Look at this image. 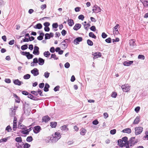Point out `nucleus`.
<instances>
[{
  "mask_svg": "<svg viewBox=\"0 0 148 148\" xmlns=\"http://www.w3.org/2000/svg\"><path fill=\"white\" fill-rule=\"evenodd\" d=\"M90 24L88 23L86 24H84V29L86 30H88V27L90 26Z\"/></svg>",
  "mask_w": 148,
  "mask_h": 148,
  "instance_id": "58836bf2",
  "label": "nucleus"
},
{
  "mask_svg": "<svg viewBox=\"0 0 148 148\" xmlns=\"http://www.w3.org/2000/svg\"><path fill=\"white\" fill-rule=\"evenodd\" d=\"M30 77V75L29 74H27L23 76V78L25 79H28Z\"/></svg>",
  "mask_w": 148,
  "mask_h": 148,
  "instance_id": "37998d69",
  "label": "nucleus"
},
{
  "mask_svg": "<svg viewBox=\"0 0 148 148\" xmlns=\"http://www.w3.org/2000/svg\"><path fill=\"white\" fill-rule=\"evenodd\" d=\"M84 18V17L83 15H80L78 17V18L79 19H80L82 20H83Z\"/></svg>",
  "mask_w": 148,
  "mask_h": 148,
  "instance_id": "5fc2aeb1",
  "label": "nucleus"
},
{
  "mask_svg": "<svg viewBox=\"0 0 148 148\" xmlns=\"http://www.w3.org/2000/svg\"><path fill=\"white\" fill-rule=\"evenodd\" d=\"M98 123L99 122L97 120H95L92 122L93 124L95 125H97L98 124Z\"/></svg>",
  "mask_w": 148,
  "mask_h": 148,
  "instance_id": "774afa93",
  "label": "nucleus"
},
{
  "mask_svg": "<svg viewBox=\"0 0 148 148\" xmlns=\"http://www.w3.org/2000/svg\"><path fill=\"white\" fill-rule=\"evenodd\" d=\"M28 48L27 46V45H24L21 47V49L23 50H24L27 49Z\"/></svg>",
  "mask_w": 148,
  "mask_h": 148,
  "instance_id": "49530a36",
  "label": "nucleus"
},
{
  "mask_svg": "<svg viewBox=\"0 0 148 148\" xmlns=\"http://www.w3.org/2000/svg\"><path fill=\"white\" fill-rule=\"evenodd\" d=\"M131 86L128 84H125L122 85L121 88L123 92H127L130 90Z\"/></svg>",
  "mask_w": 148,
  "mask_h": 148,
  "instance_id": "f03ea898",
  "label": "nucleus"
},
{
  "mask_svg": "<svg viewBox=\"0 0 148 148\" xmlns=\"http://www.w3.org/2000/svg\"><path fill=\"white\" fill-rule=\"evenodd\" d=\"M119 26V25L118 24H116L115 26L114 27L113 29V32L114 33L115 32H117V33H119L118 31V28Z\"/></svg>",
  "mask_w": 148,
  "mask_h": 148,
  "instance_id": "c85d7f7f",
  "label": "nucleus"
},
{
  "mask_svg": "<svg viewBox=\"0 0 148 148\" xmlns=\"http://www.w3.org/2000/svg\"><path fill=\"white\" fill-rule=\"evenodd\" d=\"M33 140V138L32 136H28L26 139V140L28 142H30Z\"/></svg>",
  "mask_w": 148,
  "mask_h": 148,
  "instance_id": "79ce46f5",
  "label": "nucleus"
},
{
  "mask_svg": "<svg viewBox=\"0 0 148 148\" xmlns=\"http://www.w3.org/2000/svg\"><path fill=\"white\" fill-rule=\"evenodd\" d=\"M60 134L59 132H56L54 134L52 135V136L50 139L53 142H55L57 141L61 138Z\"/></svg>",
  "mask_w": 148,
  "mask_h": 148,
  "instance_id": "f257e3e1",
  "label": "nucleus"
},
{
  "mask_svg": "<svg viewBox=\"0 0 148 148\" xmlns=\"http://www.w3.org/2000/svg\"><path fill=\"white\" fill-rule=\"evenodd\" d=\"M18 129H24L25 128V126L21 123H20L18 125Z\"/></svg>",
  "mask_w": 148,
  "mask_h": 148,
  "instance_id": "473e14b6",
  "label": "nucleus"
},
{
  "mask_svg": "<svg viewBox=\"0 0 148 148\" xmlns=\"http://www.w3.org/2000/svg\"><path fill=\"white\" fill-rule=\"evenodd\" d=\"M31 73L35 76H37L39 74L38 70L37 68H34L31 70Z\"/></svg>",
  "mask_w": 148,
  "mask_h": 148,
  "instance_id": "1a4fd4ad",
  "label": "nucleus"
},
{
  "mask_svg": "<svg viewBox=\"0 0 148 148\" xmlns=\"http://www.w3.org/2000/svg\"><path fill=\"white\" fill-rule=\"evenodd\" d=\"M123 133H127V134H130L131 133V130L130 128H127L123 130L122 131Z\"/></svg>",
  "mask_w": 148,
  "mask_h": 148,
  "instance_id": "4be33fe9",
  "label": "nucleus"
},
{
  "mask_svg": "<svg viewBox=\"0 0 148 148\" xmlns=\"http://www.w3.org/2000/svg\"><path fill=\"white\" fill-rule=\"evenodd\" d=\"M26 57L29 59H32L33 57V55L32 54H30L28 52V53L26 55Z\"/></svg>",
  "mask_w": 148,
  "mask_h": 148,
  "instance_id": "4c0bfd02",
  "label": "nucleus"
},
{
  "mask_svg": "<svg viewBox=\"0 0 148 148\" xmlns=\"http://www.w3.org/2000/svg\"><path fill=\"white\" fill-rule=\"evenodd\" d=\"M89 36L91 38H92L94 39H96V36H95L93 33L92 32H90L89 33Z\"/></svg>",
  "mask_w": 148,
  "mask_h": 148,
  "instance_id": "f704fd0d",
  "label": "nucleus"
},
{
  "mask_svg": "<svg viewBox=\"0 0 148 148\" xmlns=\"http://www.w3.org/2000/svg\"><path fill=\"white\" fill-rule=\"evenodd\" d=\"M13 96L15 98V101L16 103H19L20 102V98L16 94H14Z\"/></svg>",
  "mask_w": 148,
  "mask_h": 148,
  "instance_id": "cd10ccee",
  "label": "nucleus"
},
{
  "mask_svg": "<svg viewBox=\"0 0 148 148\" xmlns=\"http://www.w3.org/2000/svg\"><path fill=\"white\" fill-rule=\"evenodd\" d=\"M28 97L33 100H35V97L30 94H28Z\"/></svg>",
  "mask_w": 148,
  "mask_h": 148,
  "instance_id": "c03bdc74",
  "label": "nucleus"
},
{
  "mask_svg": "<svg viewBox=\"0 0 148 148\" xmlns=\"http://www.w3.org/2000/svg\"><path fill=\"white\" fill-rule=\"evenodd\" d=\"M135 139V137H132L129 140L128 143L127 145H130V146H132L134 145L135 143H136V142L134 141V140Z\"/></svg>",
  "mask_w": 148,
  "mask_h": 148,
  "instance_id": "0eeeda50",
  "label": "nucleus"
},
{
  "mask_svg": "<svg viewBox=\"0 0 148 148\" xmlns=\"http://www.w3.org/2000/svg\"><path fill=\"white\" fill-rule=\"evenodd\" d=\"M143 6L145 7H148V0H141Z\"/></svg>",
  "mask_w": 148,
  "mask_h": 148,
  "instance_id": "5701e85b",
  "label": "nucleus"
},
{
  "mask_svg": "<svg viewBox=\"0 0 148 148\" xmlns=\"http://www.w3.org/2000/svg\"><path fill=\"white\" fill-rule=\"evenodd\" d=\"M92 55L94 56L93 58L94 59H95L99 57H101V53L100 52H97L93 53H92Z\"/></svg>",
  "mask_w": 148,
  "mask_h": 148,
  "instance_id": "6e6552de",
  "label": "nucleus"
},
{
  "mask_svg": "<svg viewBox=\"0 0 148 148\" xmlns=\"http://www.w3.org/2000/svg\"><path fill=\"white\" fill-rule=\"evenodd\" d=\"M50 52L47 51H46L45 52H44L43 53V55L44 56L47 58H48L50 55Z\"/></svg>",
  "mask_w": 148,
  "mask_h": 148,
  "instance_id": "7c9ffc66",
  "label": "nucleus"
},
{
  "mask_svg": "<svg viewBox=\"0 0 148 148\" xmlns=\"http://www.w3.org/2000/svg\"><path fill=\"white\" fill-rule=\"evenodd\" d=\"M138 58L139 59L144 60L145 58V57L143 55H139L138 56Z\"/></svg>",
  "mask_w": 148,
  "mask_h": 148,
  "instance_id": "a18cd8bd",
  "label": "nucleus"
},
{
  "mask_svg": "<svg viewBox=\"0 0 148 148\" xmlns=\"http://www.w3.org/2000/svg\"><path fill=\"white\" fill-rule=\"evenodd\" d=\"M68 125H63L60 127V129L62 131L67 132L69 130L67 127Z\"/></svg>",
  "mask_w": 148,
  "mask_h": 148,
  "instance_id": "dca6fc26",
  "label": "nucleus"
},
{
  "mask_svg": "<svg viewBox=\"0 0 148 148\" xmlns=\"http://www.w3.org/2000/svg\"><path fill=\"white\" fill-rule=\"evenodd\" d=\"M106 42L108 43L111 42V38H108L106 39L105 40Z\"/></svg>",
  "mask_w": 148,
  "mask_h": 148,
  "instance_id": "e2e57ef3",
  "label": "nucleus"
},
{
  "mask_svg": "<svg viewBox=\"0 0 148 148\" xmlns=\"http://www.w3.org/2000/svg\"><path fill=\"white\" fill-rule=\"evenodd\" d=\"M16 109V108H14V109L11 108L10 110V115L11 117H14V118H15L14 115L15 114L16 111L15 110Z\"/></svg>",
  "mask_w": 148,
  "mask_h": 148,
  "instance_id": "423d86ee",
  "label": "nucleus"
},
{
  "mask_svg": "<svg viewBox=\"0 0 148 148\" xmlns=\"http://www.w3.org/2000/svg\"><path fill=\"white\" fill-rule=\"evenodd\" d=\"M50 120V118L48 116H46L42 118V121L45 122H48Z\"/></svg>",
  "mask_w": 148,
  "mask_h": 148,
  "instance_id": "a878e982",
  "label": "nucleus"
},
{
  "mask_svg": "<svg viewBox=\"0 0 148 148\" xmlns=\"http://www.w3.org/2000/svg\"><path fill=\"white\" fill-rule=\"evenodd\" d=\"M140 108L139 106L137 107L135 109V111L136 112L138 113L140 110Z\"/></svg>",
  "mask_w": 148,
  "mask_h": 148,
  "instance_id": "4d7b16f0",
  "label": "nucleus"
},
{
  "mask_svg": "<svg viewBox=\"0 0 148 148\" xmlns=\"http://www.w3.org/2000/svg\"><path fill=\"white\" fill-rule=\"evenodd\" d=\"M15 141L18 143H21L22 141V138L21 137H17L15 138Z\"/></svg>",
  "mask_w": 148,
  "mask_h": 148,
  "instance_id": "e433bc0d",
  "label": "nucleus"
},
{
  "mask_svg": "<svg viewBox=\"0 0 148 148\" xmlns=\"http://www.w3.org/2000/svg\"><path fill=\"white\" fill-rule=\"evenodd\" d=\"M46 7V5L45 4L42 5L40 7V8L42 10H43L45 9Z\"/></svg>",
  "mask_w": 148,
  "mask_h": 148,
  "instance_id": "8fccbe9b",
  "label": "nucleus"
},
{
  "mask_svg": "<svg viewBox=\"0 0 148 148\" xmlns=\"http://www.w3.org/2000/svg\"><path fill=\"white\" fill-rule=\"evenodd\" d=\"M49 87V85L47 83L45 84V86L44 88V90L45 92H47L49 90L48 88Z\"/></svg>",
  "mask_w": 148,
  "mask_h": 148,
  "instance_id": "c756f323",
  "label": "nucleus"
},
{
  "mask_svg": "<svg viewBox=\"0 0 148 148\" xmlns=\"http://www.w3.org/2000/svg\"><path fill=\"white\" fill-rule=\"evenodd\" d=\"M49 75L50 73H49L46 72L44 73V76L46 78H48L49 77Z\"/></svg>",
  "mask_w": 148,
  "mask_h": 148,
  "instance_id": "09e8293b",
  "label": "nucleus"
},
{
  "mask_svg": "<svg viewBox=\"0 0 148 148\" xmlns=\"http://www.w3.org/2000/svg\"><path fill=\"white\" fill-rule=\"evenodd\" d=\"M42 27V25L40 23H38L36 25L34 26V28L36 29H40Z\"/></svg>",
  "mask_w": 148,
  "mask_h": 148,
  "instance_id": "bb28decb",
  "label": "nucleus"
},
{
  "mask_svg": "<svg viewBox=\"0 0 148 148\" xmlns=\"http://www.w3.org/2000/svg\"><path fill=\"white\" fill-rule=\"evenodd\" d=\"M133 62V61H127L123 62V64L125 66H129Z\"/></svg>",
  "mask_w": 148,
  "mask_h": 148,
  "instance_id": "4468645a",
  "label": "nucleus"
},
{
  "mask_svg": "<svg viewBox=\"0 0 148 148\" xmlns=\"http://www.w3.org/2000/svg\"><path fill=\"white\" fill-rule=\"evenodd\" d=\"M45 39H49L51 38V36H50V35L49 34L46 33L45 35Z\"/></svg>",
  "mask_w": 148,
  "mask_h": 148,
  "instance_id": "de8ad7c7",
  "label": "nucleus"
},
{
  "mask_svg": "<svg viewBox=\"0 0 148 148\" xmlns=\"http://www.w3.org/2000/svg\"><path fill=\"white\" fill-rule=\"evenodd\" d=\"M12 130L11 127L10 125L7 126L5 128V130L7 131L8 132H11Z\"/></svg>",
  "mask_w": 148,
  "mask_h": 148,
  "instance_id": "ea45409f",
  "label": "nucleus"
},
{
  "mask_svg": "<svg viewBox=\"0 0 148 148\" xmlns=\"http://www.w3.org/2000/svg\"><path fill=\"white\" fill-rule=\"evenodd\" d=\"M107 34L104 32L102 33L101 36L103 38H106L107 37Z\"/></svg>",
  "mask_w": 148,
  "mask_h": 148,
  "instance_id": "052dcab7",
  "label": "nucleus"
},
{
  "mask_svg": "<svg viewBox=\"0 0 148 148\" xmlns=\"http://www.w3.org/2000/svg\"><path fill=\"white\" fill-rule=\"evenodd\" d=\"M70 65L69 62H66L64 65V66L66 68H68L70 66Z\"/></svg>",
  "mask_w": 148,
  "mask_h": 148,
  "instance_id": "680f3d73",
  "label": "nucleus"
},
{
  "mask_svg": "<svg viewBox=\"0 0 148 148\" xmlns=\"http://www.w3.org/2000/svg\"><path fill=\"white\" fill-rule=\"evenodd\" d=\"M140 121V118L138 116L136 117V118L134 120L133 124H138L139 123Z\"/></svg>",
  "mask_w": 148,
  "mask_h": 148,
  "instance_id": "b1692460",
  "label": "nucleus"
},
{
  "mask_svg": "<svg viewBox=\"0 0 148 148\" xmlns=\"http://www.w3.org/2000/svg\"><path fill=\"white\" fill-rule=\"evenodd\" d=\"M21 133L23 134H28L29 132L27 129L22 131Z\"/></svg>",
  "mask_w": 148,
  "mask_h": 148,
  "instance_id": "3c124183",
  "label": "nucleus"
},
{
  "mask_svg": "<svg viewBox=\"0 0 148 148\" xmlns=\"http://www.w3.org/2000/svg\"><path fill=\"white\" fill-rule=\"evenodd\" d=\"M117 95V93H116V92H112V95H111V96L112 97L116 98Z\"/></svg>",
  "mask_w": 148,
  "mask_h": 148,
  "instance_id": "bf43d9fd",
  "label": "nucleus"
},
{
  "mask_svg": "<svg viewBox=\"0 0 148 148\" xmlns=\"http://www.w3.org/2000/svg\"><path fill=\"white\" fill-rule=\"evenodd\" d=\"M82 39L81 37H78L75 38L74 40V43L75 45L79 44V42L82 41Z\"/></svg>",
  "mask_w": 148,
  "mask_h": 148,
  "instance_id": "ddd939ff",
  "label": "nucleus"
},
{
  "mask_svg": "<svg viewBox=\"0 0 148 148\" xmlns=\"http://www.w3.org/2000/svg\"><path fill=\"white\" fill-rule=\"evenodd\" d=\"M81 25L79 23H77L75 24L73 27V29L74 30H77L81 27Z\"/></svg>",
  "mask_w": 148,
  "mask_h": 148,
  "instance_id": "aec40b11",
  "label": "nucleus"
},
{
  "mask_svg": "<svg viewBox=\"0 0 148 148\" xmlns=\"http://www.w3.org/2000/svg\"><path fill=\"white\" fill-rule=\"evenodd\" d=\"M86 132V130L84 128H82L80 130V134L82 136L85 135Z\"/></svg>",
  "mask_w": 148,
  "mask_h": 148,
  "instance_id": "a211bd4d",
  "label": "nucleus"
},
{
  "mask_svg": "<svg viewBox=\"0 0 148 148\" xmlns=\"http://www.w3.org/2000/svg\"><path fill=\"white\" fill-rule=\"evenodd\" d=\"M39 49V48L38 47L35 46L34 47V49L33 53L36 55H39L40 54Z\"/></svg>",
  "mask_w": 148,
  "mask_h": 148,
  "instance_id": "9b49d317",
  "label": "nucleus"
},
{
  "mask_svg": "<svg viewBox=\"0 0 148 148\" xmlns=\"http://www.w3.org/2000/svg\"><path fill=\"white\" fill-rule=\"evenodd\" d=\"M51 58H53L54 60H57L58 58L56 57V55L55 54H51Z\"/></svg>",
  "mask_w": 148,
  "mask_h": 148,
  "instance_id": "864d4df0",
  "label": "nucleus"
},
{
  "mask_svg": "<svg viewBox=\"0 0 148 148\" xmlns=\"http://www.w3.org/2000/svg\"><path fill=\"white\" fill-rule=\"evenodd\" d=\"M58 27V25L57 23H54L52 25V27L53 28H56Z\"/></svg>",
  "mask_w": 148,
  "mask_h": 148,
  "instance_id": "69168bd1",
  "label": "nucleus"
},
{
  "mask_svg": "<svg viewBox=\"0 0 148 148\" xmlns=\"http://www.w3.org/2000/svg\"><path fill=\"white\" fill-rule=\"evenodd\" d=\"M90 29L91 30L94 32L96 30L95 27L94 25L92 26Z\"/></svg>",
  "mask_w": 148,
  "mask_h": 148,
  "instance_id": "13d9d810",
  "label": "nucleus"
},
{
  "mask_svg": "<svg viewBox=\"0 0 148 148\" xmlns=\"http://www.w3.org/2000/svg\"><path fill=\"white\" fill-rule=\"evenodd\" d=\"M50 25V23L48 22H46L44 23V25L45 26V27H48Z\"/></svg>",
  "mask_w": 148,
  "mask_h": 148,
  "instance_id": "338daca9",
  "label": "nucleus"
},
{
  "mask_svg": "<svg viewBox=\"0 0 148 148\" xmlns=\"http://www.w3.org/2000/svg\"><path fill=\"white\" fill-rule=\"evenodd\" d=\"M135 134L136 135L140 134L142 132L143 128L141 127H136L135 128Z\"/></svg>",
  "mask_w": 148,
  "mask_h": 148,
  "instance_id": "20e7f679",
  "label": "nucleus"
},
{
  "mask_svg": "<svg viewBox=\"0 0 148 148\" xmlns=\"http://www.w3.org/2000/svg\"><path fill=\"white\" fill-rule=\"evenodd\" d=\"M41 130L40 127L39 126H36L34 127V132L35 134H37Z\"/></svg>",
  "mask_w": 148,
  "mask_h": 148,
  "instance_id": "f8f14e48",
  "label": "nucleus"
},
{
  "mask_svg": "<svg viewBox=\"0 0 148 148\" xmlns=\"http://www.w3.org/2000/svg\"><path fill=\"white\" fill-rule=\"evenodd\" d=\"M39 33L40 36L37 37L38 40H41L43 39V36L44 35V34L41 31H39L38 32Z\"/></svg>",
  "mask_w": 148,
  "mask_h": 148,
  "instance_id": "2eb2a0df",
  "label": "nucleus"
},
{
  "mask_svg": "<svg viewBox=\"0 0 148 148\" xmlns=\"http://www.w3.org/2000/svg\"><path fill=\"white\" fill-rule=\"evenodd\" d=\"M135 42V41L134 40H131L130 41V45L132 48H134V47L136 45Z\"/></svg>",
  "mask_w": 148,
  "mask_h": 148,
  "instance_id": "412c9836",
  "label": "nucleus"
},
{
  "mask_svg": "<svg viewBox=\"0 0 148 148\" xmlns=\"http://www.w3.org/2000/svg\"><path fill=\"white\" fill-rule=\"evenodd\" d=\"M13 83L15 85L18 86H20L21 84H23L22 82L20 81L18 79H16L13 81Z\"/></svg>",
  "mask_w": 148,
  "mask_h": 148,
  "instance_id": "f3484780",
  "label": "nucleus"
},
{
  "mask_svg": "<svg viewBox=\"0 0 148 148\" xmlns=\"http://www.w3.org/2000/svg\"><path fill=\"white\" fill-rule=\"evenodd\" d=\"M30 147V145L27 143H25L24 146V148H29Z\"/></svg>",
  "mask_w": 148,
  "mask_h": 148,
  "instance_id": "6e6d98bb",
  "label": "nucleus"
},
{
  "mask_svg": "<svg viewBox=\"0 0 148 148\" xmlns=\"http://www.w3.org/2000/svg\"><path fill=\"white\" fill-rule=\"evenodd\" d=\"M16 128L17 124L16 119H15V118H14L13 122V130L14 131H16Z\"/></svg>",
  "mask_w": 148,
  "mask_h": 148,
  "instance_id": "6ab92c4d",
  "label": "nucleus"
},
{
  "mask_svg": "<svg viewBox=\"0 0 148 148\" xmlns=\"http://www.w3.org/2000/svg\"><path fill=\"white\" fill-rule=\"evenodd\" d=\"M87 43L88 45L91 46H92L93 44L92 42L89 39L87 40Z\"/></svg>",
  "mask_w": 148,
  "mask_h": 148,
  "instance_id": "a19ab883",
  "label": "nucleus"
},
{
  "mask_svg": "<svg viewBox=\"0 0 148 148\" xmlns=\"http://www.w3.org/2000/svg\"><path fill=\"white\" fill-rule=\"evenodd\" d=\"M68 24L70 26H72L74 24L73 21L72 19H68Z\"/></svg>",
  "mask_w": 148,
  "mask_h": 148,
  "instance_id": "393cba45",
  "label": "nucleus"
},
{
  "mask_svg": "<svg viewBox=\"0 0 148 148\" xmlns=\"http://www.w3.org/2000/svg\"><path fill=\"white\" fill-rule=\"evenodd\" d=\"M118 145L120 147H122L126 145L127 144L121 139H119L118 141Z\"/></svg>",
  "mask_w": 148,
  "mask_h": 148,
  "instance_id": "9d476101",
  "label": "nucleus"
},
{
  "mask_svg": "<svg viewBox=\"0 0 148 148\" xmlns=\"http://www.w3.org/2000/svg\"><path fill=\"white\" fill-rule=\"evenodd\" d=\"M50 125L51 127L52 128H55L57 125V123L56 122H51L50 123Z\"/></svg>",
  "mask_w": 148,
  "mask_h": 148,
  "instance_id": "2f4dec72",
  "label": "nucleus"
},
{
  "mask_svg": "<svg viewBox=\"0 0 148 148\" xmlns=\"http://www.w3.org/2000/svg\"><path fill=\"white\" fill-rule=\"evenodd\" d=\"M66 33V32L65 30L63 29L61 32V34L62 36H65Z\"/></svg>",
  "mask_w": 148,
  "mask_h": 148,
  "instance_id": "0e129e2a",
  "label": "nucleus"
},
{
  "mask_svg": "<svg viewBox=\"0 0 148 148\" xmlns=\"http://www.w3.org/2000/svg\"><path fill=\"white\" fill-rule=\"evenodd\" d=\"M116 130L114 129L112 130H111L110 131V133L112 135H114L116 133Z\"/></svg>",
  "mask_w": 148,
  "mask_h": 148,
  "instance_id": "603ef678",
  "label": "nucleus"
},
{
  "mask_svg": "<svg viewBox=\"0 0 148 148\" xmlns=\"http://www.w3.org/2000/svg\"><path fill=\"white\" fill-rule=\"evenodd\" d=\"M121 140H122L124 143H125L127 145L128 141H127V137H124Z\"/></svg>",
  "mask_w": 148,
  "mask_h": 148,
  "instance_id": "72a5a7b5",
  "label": "nucleus"
},
{
  "mask_svg": "<svg viewBox=\"0 0 148 148\" xmlns=\"http://www.w3.org/2000/svg\"><path fill=\"white\" fill-rule=\"evenodd\" d=\"M101 9L100 7L96 5H95L93 7L92 11L93 12L97 13L100 12L101 11Z\"/></svg>",
  "mask_w": 148,
  "mask_h": 148,
  "instance_id": "39448f33",
  "label": "nucleus"
},
{
  "mask_svg": "<svg viewBox=\"0 0 148 148\" xmlns=\"http://www.w3.org/2000/svg\"><path fill=\"white\" fill-rule=\"evenodd\" d=\"M9 138V137H7L3 138L1 139L0 140V143L3 142H6L8 139Z\"/></svg>",
  "mask_w": 148,
  "mask_h": 148,
  "instance_id": "c9c22d12",
  "label": "nucleus"
},
{
  "mask_svg": "<svg viewBox=\"0 0 148 148\" xmlns=\"http://www.w3.org/2000/svg\"><path fill=\"white\" fill-rule=\"evenodd\" d=\"M34 63H38L40 65H43L45 62L44 60L40 58H39L38 59L37 58H35L34 59Z\"/></svg>",
  "mask_w": 148,
  "mask_h": 148,
  "instance_id": "7ed1b4c3",
  "label": "nucleus"
}]
</instances>
